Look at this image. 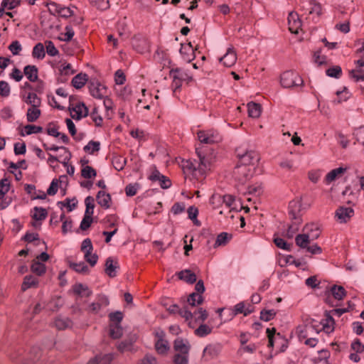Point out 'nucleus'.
Masks as SVG:
<instances>
[{"mask_svg": "<svg viewBox=\"0 0 364 364\" xmlns=\"http://www.w3.org/2000/svg\"><path fill=\"white\" fill-rule=\"evenodd\" d=\"M199 161L187 160L183 162V172L186 175H191L197 181L203 178L208 170L211 166V159L205 156L196 149Z\"/></svg>", "mask_w": 364, "mask_h": 364, "instance_id": "nucleus-1", "label": "nucleus"}, {"mask_svg": "<svg viewBox=\"0 0 364 364\" xmlns=\"http://www.w3.org/2000/svg\"><path fill=\"white\" fill-rule=\"evenodd\" d=\"M303 232L295 237L296 245L299 247H306V243L318 239L321 232L319 226L316 223L306 224L303 228Z\"/></svg>", "mask_w": 364, "mask_h": 364, "instance_id": "nucleus-2", "label": "nucleus"}, {"mask_svg": "<svg viewBox=\"0 0 364 364\" xmlns=\"http://www.w3.org/2000/svg\"><path fill=\"white\" fill-rule=\"evenodd\" d=\"M313 332L318 333L320 332V324L317 321L310 317H306L303 320V323L298 326L296 333L299 339H305Z\"/></svg>", "mask_w": 364, "mask_h": 364, "instance_id": "nucleus-3", "label": "nucleus"}, {"mask_svg": "<svg viewBox=\"0 0 364 364\" xmlns=\"http://www.w3.org/2000/svg\"><path fill=\"white\" fill-rule=\"evenodd\" d=\"M169 75L173 79V92L180 89L183 82L188 83L193 80L192 75L183 68H172L169 72Z\"/></svg>", "mask_w": 364, "mask_h": 364, "instance_id": "nucleus-4", "label": "nucleus"}, {"mask_svg": "<svg viewBox=\"0 0 364 364\" xmlns=\"http://www.w3.org/2000/svg\"><path fill=\"white\" fill-rule=\"evenodd\" d=\"M303 80L296 72L287 70L284 72L280 77V83L284 88H291L303 85Z\"/></svg>", "mask_w": 364, "mask_h": 364, "instance_id": "nucleus-5", "label": "nucleus"}, {"mask_svg": "<svg viewBox=\"0 0 364 364\" xmlns=\"http://www.w3.org/2000/svg\"><path fill=\"white\" fill-rule=\"evenodd\" d=\"M239 159L238 164L245 166L254 167L259 160V154L255 151L242 152L240 149L236 150Z\"/></svg>", "mask_w": 364, "mask_h": 364, "instance_id": "nucleus-6", "label": "nucleus"}, {"mask_svg": "<svg viewBox=\"0 0 364 364\" xmlns=\"http://www.w3.org/2000/svg\"><path fill=\"white\" fill-rule=\"evenodd\" d=\"M255 169L254 167L245 166L237 164L233 170V177L239 183H245L252 178L255 173Z\"/></svg>", "mask_w": 364, "mask_h": 364, "instance_id": "nucleus-7", "label": "nucleus"}, {"mask_svg": "<svg viewBox=\"0 0 364 364\" xmlns=\"http://www.w3.org/2000/svg\"><path fill=\"white\" fill-rule=\"evenodd\" d=\"M210 203L215 205L216 203H222V205H225L227 208H230V212L237 210L235 205V197L232 195L227 194L221 196L219 194L213 195L210 198Z\"/></svg>", "mask_w": 364, "mask_h": 364, "instance_id": "nucleus-8", "label": "nucleus"}, {"mask_svg": "<svg viewBox=\"0 0 364 364\" xmlns=\"http://www.w3.org/2000/svg\"><path fill=\"white\" fill-rule=\"evenodd\" d=\"M309 207L306 205L304 207L301 199L293 200L289 205V214L291 220L302 219V211Z\"/></svg>", "mask_w": 364, "mask_h": 364, "instance_id": "nucleus-9", "label": "nucleus"}, {"mask_svg": "<svg viewBox=\"0 0 364 364\" xmlns=\"http://www.w3.org/2000/svg\"><path fill=\"white\" fill-rule=\"evenodd\" d=\"M109 301L108 297L105 294H98L96 297V301L91 303L87 311L89 313L97 314H99L103 309L108 306Z\"/></svg>", "mask_w": 364, "mask_h": 364, "instance_id": "nucleus-10", "label": "nucleus"}, {"mask_svg": "<svg viewBox=\"0 0 364 364\" xmlns=\"http://www.w3.org/2000/svg\"><path fill=\"white\" fill-rule=\"evenodd\" d=\"M197 136L201 143L205 144L218 143L221 140L218 132L214 130L199 131Z\"/></svg>", "mask_w": 364, "mask_h": 364, "instance_id": "nucleus-11", "label": "nucleus"}, {"mask_svg": "<svg viewBox=\"0 0 364 364\" xmlns=\"http://www.w3.org/2000/svg\"><path fill=\"white\" fill-rule=\"evenodd\" d=\"M165 335V332L162 330H158L155 332L156 338L155 348L157 353L161 355L166 354L170 348L168 342L164 338Z\"/></svg>", "mask_w": 364, "mask_h": 364, "instance_id": "nucleus-12", "label": "nucleus"}, {"mask_svg": "<svg viewBox=\"0 0 364 364\" xmlns=\"http://www.w3.org/2000/svg\"><path fill=\"white\" fill-rule=\"evenodd\" d=\"M354 215V210L350 207H339L335 213V217L340 223H346Z\"/></svg>", "mask_w": 364, "mask_h": 364, "instance_id": "nucleus-13", "label": "nucleus"}, {"mask_svg": "<svg viewBox=\"0 0 364 364\" xmlns=\"http://www.w3.org/2000/svg\"><path fill=\"white\" fill-rule=\"evenodd\" d=\"M325 316L324 319L320 322L317 321V323L320 324V331H323L326 333H331L334 331L335 321L329 312H326Z\"/></svg>", "mask_w": 364, "mask_h": 364, "instance_id": "nucleus-14", "label": "nucleus"}, {"mask_svg": "<svg viewBox=\"0 0 364 364\" xmlns=\"http://www.w3.org/2000/svg\"><path fill=\"white\" fill-rule=\"evenodd\" d=\"M49 11L53 14H58L62 17L68 18L73 15V11L69 7H65L55 3L49 5Z\"/></svg>", "mask_w": 364, "mask_h": 364, "instance_id": "nucleus-15", "label": "nucleus"}, {"mask_svg": "<svg viewBox=\"0 0 364 364\" xmlns=\"http://www.w3.org/2000/svg\"><path fill=\"white\" fill-rule=\"evenodd\" d=\"M70 114L73 119L80 120L88 115V109L84 103H77L70 109Z\"/></svg>", "mask_w": 364, "mask_h": 364, "instance_id": "nucleus-16", "label": "nucleus"}, {"mask_svg": "<svg viewBox=\"0 0 364 364\" xmlns=\"http://www.w3.org/2000/svg\"><path fill=\"white\" fill-rule=\"evenodd\" d=\"M289 29L292 33H298L301 26V21L296 13L291 12L288 16Z\"/></svg>", "mask_w": 364, "mask_h": 364, "instance_id": "nucleus-17", "label": "nucleus"}, {"mask_svg": "<svg viewBox=\"0 0 364 364\" xmlns=\"http://www.w3.org/2000/svg\"><path fill=\"white\" fill-rule=\"evenodd\" d=\"M91 95L97 99H102L107 94L106 87L99 82H92L89 86Z\"/></svg>", "mask_w": 364, "mask_h": 364, "instance_id": "nucleus-18", "label": "nucleus"}, {"mask_svg": "<svg viewBox=\"0 0 364 364\" xmlns=\"http://www.w3.org/2000/svg\"><path fill=\"white\" fill-rule=\"evenodd\" d=\"M237 60L236 53L233 48H228L226 53L220 58V61L226 67L234 65Z\"/></svg>", "mask_w": 364, "mask_h": 364, "instance_id": "nucleus-19", "label": "nucleus"}, {"mask_svg": "<svg viewBox=\"0 0 364 364\" xmlns=\"http://www.w3.org/2000/svg\"><path fill=\"white\" fill-rule=\"evenodd\" d=\"M180 53H181L183 60L187 63H190L195 58L193 48L191 43H189L186 45L181 44V47L180 49Z\"/></svg>", "mask_w": 364, "mask_h": 364, "instance_id": "nucleus-20", "label": "nucleus"}, {"mask_svg": "<svg viewBox=\"0 0 364 364\" xmlns=\"http://www.w3.org/2000/svg\"><path fill=\"white\" fill-rule=\"evenodd\" d=\"M173 348L178 353H189L191 346L187 341L176 338L174 341Z\"/></svg>", "mask_w": 364, "mask_h": 364, "instance_id": "nucleus-21", "label": "nucleus"}, {"mask_svg": "<svg viewBox=\"0 0 364 364\" xmlns=\"http://www.w3.org/2000/svg\"><path fill=\"white\" fill-rule=\"evenodd\" d=\"M119 264L117 261H114L112 257H108L105 262V272L110 277H114L117 275L116 270L118 269Z\"/></svg>", "mask_w": 364, "mask_h": 364, "instance_id": "nucleus-22", "label": "nucleus"}, {"mask_svg": "<svg viewBox=\"0 0 364 364\" xmlns=\"http://www.w3.org/2000/svg\"><path fill=\"white\" fill-rule=\"evenodd\" d=\"M304 9L308 11L309 14L316 15L318 18L322 14V7L319 3L315 1H311L306 4V8L303 6Z\"/></svg>", "mask_w": 364, "mask_h": 364, "instance_id": "nucleus-23", "label": "nucleus"}, {"mask_svg": "<svg viewBox=\"0 0 364 364\" xmlns=\"http://www.w3.org/2000/svg\"><path fill=\"white\" fill-rule=\"evenodd\" d=\"M97 203L102 208L107 209L110 207L111 196L103 191H100L97 194Z\"/></svg>", "mask_w": 364, "mask_h": 364, "instance_id": "nucleus-24", "label": "nucleus"}, {"mask_svg": "<svg viewBox=\"0 0 364 364\" xmlns=\"http://www.w3.org/2000/svg\"><path fill=\"white\" fill-rule=\"evenodd\" d=\"M73 292L80 296L89 297L92 294V291L90 288L81 283L75 284L73 287Z\"/></svg>", "mask_w": 364, "mask_h": 364, "instance_id": "nucleus-25", "label": "nucleus"}, {"mask_svg": "<svg viewBox=\"0 0 364 364\" xmlns=\"http://www.w3.org/2000/svg\"><path fill=\"white\" fill-rule=\"evenodd\" d=\"M176 274L179 279L183 280L187 283L193 284L196 282V275L190 269L182 270Z\"/></svg>", "mask_w": 364, "mask_h": 364, "instance_id": "nucleus-26", "label": "nucleus"}, {"mask_svg": "<svg viewBox=\"0 0 364 364\" xmlns=\"http://www.w3.org/2000/svg\"><path fill=\"white\" fill-rule=\"evenodd\" d=\"M346 171V168L343 167H339L331 170L328 172L325 177V182L327 184L331 183L333 181H335L337 178L343 174Z\"/></svg>", "mask_w": 364, "mask_h": 364, "instance_id": "nucleus-27", "label": "nucleus"}, {"mask_svg": "<svg viewBox=\"0 0 364 364\" xmlns=\"http://www.w3.org/2000/svg\"><path fill=\"white\" fill-rule=\"evenodd\" d=\"M87 80L88 76L87 74L79 73L73 78L71 84L75 88L80 89L85 85Z\"/></svg>", "mask_w": 364, "mask_h": 364, "instance_id": "nucleus-28", "label": "nucleus"}, {"mask_svg": "<svg viewBox=\"0 0 364 364\" xmlns=\"http://www.w3.org/2000/svg\"><path fill=\"white\" fill-rule=\"evenodd\" d=\"M303 222L302 219L291 220V224L289 225L285 236L288 238H292L299 230L300 225Z\"/></svg>", "mask_w": 364, "mask_h": 364, "instance_id": "nucleus-29", "label": "nucleus"}, {"mask_svg": "<svg viewBox=\"0 0 364 364\" xmlns=\"http://www.w3.org/2000/svg\"><path fill=\"white\" fill-rule=\"evenodd\" d=\"M23 73L31 82L38 80V68L36 65H26L23 69Z\"/></svg>", "mask_w": 364, "mask_h": 364, "instance_id": "nucleus-30", "label": "nucleus"}, {"mask_svg": "<svg viewBox=\"0 0 364 364\" xmlns=\"http://www.w3.org/2000/svg\"><path fill=\"white\" fill-rule=\"evenodd\" d=\"M38 284V280L37 278L32 275H27L24 277L21 285V290L25 291L29 288L37 287Z\"/></svg>", "mask_w": 364, "mask_h": 364, "instance_id": "nucleus-31", "label": "nucleus"}, {"mask_svg": "<svg viewBox=\"0 0 364 364\" xmlns=\"http://www.w3.org/2000/svg\"><path fill=\"white\" fill-rule=\"evenodd\" d=\"M123 329L119 323H110L109 326V333L114 339L119 338L122 336Z\"/></svg>", "mask_w": 364, "mask_h": 364, "instance_id": "nucleus-32", "label": "nucleus"}, {"mask_svg": "<svg viewBox=\"0 0 364 364\" xmlns=\"http://www.w3.org/2000/svg\"><path fill=\"white\" fill-rule=\"evenodd\" d=\"M41 112L38 107H31L28 109L26 119L28 122H36L41 116Z\"/></svg>", "mask_w": 364, "mask_h": 364, "instance_id": "nucleus-33", "label": "nucleus"}, {"mask_svg": "<svg viewBox=\"0 0 364 364\" xmlns=\"http://www.w3.org/2000/svg\"><path fill=\"white\" fill-rule=\"evenodd\" d=\"M112 360V355L111 354L100 355L90 360L87 364H110Z\"/></svg>", "mask_w": 364, "mask_h": 364, "instance_id": "nucleus-34", "label": "nucleus"}, {"mask_svg": "<svg viewBox=\"0 0 364 364\" xmlns=\"http://www.w3.org/2000/svg\"><path fill=\"white\" fill-rule=\"evenodd\" d=\"M248 114L250 117L257 118L261 114V107L255 102H249L247 104Z\"/></svg>", "mask_w": 364, "mask_h": 364, "instance_id": "nucleus-35", "label": "nucleus"}, {"mask_svg": "<svg viewBox=\"0 0 364 364\" xmlns=\"http://www.w3.org/2000/svg\"><path fill=\"white\" fill-rule=\"evenodd\" d=\"M32 55L34 58L42 60L45 58L46 52L43 43H37L33 48Z\"/></svg>", "mask_w": 364, "mask_h": 364, "instance_id": "nucleus-36", "label": "nucleus"}, {"mask_svg": "<svg viewBox=\"0 0 364 364\" xmlns=\"http://www.w3.org/2000/svg\"><path fill=\"white\" fill-rule=\"evenodd\" d=\"M70 268H72L74 271L80 274H88L89 269L88 267L83 262H70L69 264Z\"/></svg>", "mask_w": 364, "mask_h": 364, "instance_id": "nucleus-37", "label": "nucleus"}, {"mask_svg": "<svg viewBox=\"0 0 364 364\" xmlns=\"http://www.w3.org/2000/svg\"><path fill=\"white\" fill-rule=\"evenodd\" d=\"M48 215L47 210L43 208L35 207L33 209L32 218L35 220H43Z\"/></svg>", "mask_w": 364, "mask_h": 364, "instance_id": "nucleus-38", "label": "nucleus"}, {"mask_svg": "<svg viewBox=\"0 0 364 364\" xmlns=\"http://www.w3.org/2000/svg\"><path fill=\"white\" fill-rule=\"evenodd\" d=\"M252 313V310L245 309L244 302L237 304L232 309V316H235L239 314H242L244 316H247Z\"/></svg>", "mask_w": 364, "mask_h": 364, "instance_id": "nucleus-39", "label": "nucleus"}, {"mask_svg": "<svg viewBox=\"0 0 364 364\" xmlns=\"http://www.w3.org/2000/svg\"><path fill=\"white\" fill-rule=\"evenodd\" d=\"M100 149V143L97 141H90L87 145L83 148L85 152L89 154H93L95 152H97Z\"/></svg>", "mask_w": 364, "mask_h": 364, "instance_id": "nucleus-40", "label": "nucleus"}, {"mask_svg": "<svg viewBox=\"0 0 364 364\" xmlns=\"http://www.w3.org/2000/svg\"><path fill=\"white\" fill-rule=\"evenodd\" d=\"M187 301L188 304L191 306H196L197 305H200L203 301V297L202 295L198 293H191Z\"/></svg>", "mask_w": 364, "mask_h": 364, "instance_id": "nucleus-41", "label": "nucleus"}, {"mask_svg": "<svg viewBox=\"0 0 364 364\" xmlns=\"http://www.w3.org/2000/svg\"><path fill=\"white\" fill-rule=\"evenodd\" d=\"M24 132H21V135L24 136L31 135L32 134H38L43 132V127L40 126H36L34 124H27L23 127Z\"/></svg>", "mask_w": 364, "mask_h": 364, "instance_id": "nucleus-42", "label": "nucleus"}, {"mask_svg": "<svg viewBox=\"0 0 364 364\" xmlns=\"http://www.w3.org/2000/svg\"><path fill=\"white\" fill-rule=\"evenodd\" d=\"M75 35L74 30L70 25H67L65 27V32L61 33L59 36V40L62 41H70Z\"/></svg>", "mask_w": 364, "mask_h": 364, "instance_id": "nucleus-43", "label": "nucleus"}, {"mask_svg": "<svg viewBox=\"0 0 364 364\" xmlns=\"http://www.w3.org/2000/svg\"><path fill=\"white\" fill-rule=\"evenodd\" d=\"M232 237V235L228 234V232H221L220 233L215 240V242L214 244V247H218L221 245H225Z\"/></svg>", "mask_w": 364, "mask_h": 364, "instance_id": "nucleus-44", "label": "nucleus"}, {"mask_svg": "<svg viewBox=\"0 0 364 364\" xmlns=\"http://www.w3.org/2000/svg\"><path fill=\"white\" fill-rule=\"evenodd\" d=\"M331 291L332 293V295L333 297L337 300H341L343 299V297L346 296V290L345 289L341 286H336L334 285L331 289Z\"/></svg>", "mask_w": 364, "mask_h": 364, "instance_id": "nucleus-45", "label": "nucleus"}, {"mask_svg": "<svg viewBox=\"0 0 364 364\" xmlns=\"http://www.w3.org/2000/svg\"><path fill=\"white\" fill-rule=\"evenodd\" d=\"M31 271L38 276L46 272V266L39 261H33L31 267Z\"/></svg>", "mask_w": 364, "mask_h": 364, "instance_id": "nucleus-46", "label": "nucleus"}, {"mask_svg": "<svg viewBox=\"0 0 364 364\" xmlns=\"http://www.w3.org/2000/svg\"><path fill=\"white\" fill-rule=\"evenodd\" d=\"M86 206L85 212L84 215L92 216L94 213V198L92 196H87L85 200Z\"/></svg>", "mask_w": 364, "mask_h": 364, "instance_id": "nucleus-47", "label": "nucleus"}, {"mask_svg": "<svg viewBox=\"0 0 364 364\" xmlns=\"http://www.w3.org/2000/svg\"><path fill=\"white\" fill-rule=\"evenodd\" d=\"M26 103L31 105V107H40L41 99L33 92H29L26 99L25 100Z\"/></svg>", "mask_w": 364, "mask_h": 364, "instance_id": "nucleus-48", "label": "nucleus"}, {"mask_svg": "<svg viewBox=\"0 0 364 364\" xmlns=\"http://www.w3.org/2000/svg\"><path fill=\"white\" fill-rule=\"evenodd\" d=\"M336 95L338 96V99L335 100L333 102L338 104L346 101L350 97V93L346 87H344L342 90L337 91Z\"/></svg>", "mask_w": 364, "mask_h": 364, "instance_id": "nucleus-49", "label": "nucleus"}, {"mask_svg": "<svg viewBox=\"0 0 364 364\" xmlns=\"http://www.w3.org/2000/svg\"><path fill=\"white\" fill-rule=\"evenodd\" d=\"M60 220L63 221L62 232L65 235L67 232L71 231L73 225L70 219H66L65 214H62L60 217Z\"/></svg>", "mask_w": 364, "mask_h": 364, "instance_id": "nucleus-50", "label": "nucleus"}, {"mask_svg": "<svg viewBox=\"0 0 364 364\" xmlns=\"http://www.w3.org/2000/svg\"><path fill=\"white\" fill-rule=\"evenodd\" d=\"M90 117L93 122L95 123V126L97 127H102L103 119L101 117V115L98 112L97 108L95 107L92 112L90 113Z\"/></svg>", "mask_w": 364, "mask_h": 364, "instance_id": "nucleus-51", "label": "nucleus"}, {"mask_svg": "<svg viewBox=\"0 0 364 364\" xmlns=\"http://www.w3.org/2000/svg\"><path fill=\"white\" fill-rule=\"evenodd\" d=\"M326 73L329 77L339 78L342 74V70L340 66L336 65L327 69Z\"/></svg>", "mask_w": 364, "mask_h": 364, "instance_id": "nucleus-52", "label": "nucleus"}, {"mask_svg": "<svg viewBox=\"0 0 364 364\" xmlns=\"http://www.w3.org/2000/svg\"><path fill=\"white\" fill-rule=\"evenodd\" d=\"M81 175L85 178H91L96 176L97 172L92 167L86 166L82 168Z\"/></svg>", "mask_w": 364, "mask_h": 364, "instance_id": "nucleus-53", "label": "nucleus"}, {"mask_svg": "<svg viewBox=\"0 0 364 364\" xmlns=\"http://www.w3.org/2000/svg\"><path fill=\"white\" fill-rule=\"evenodd\" d=\"M212 331L210 327L206 324H201L196 331L195 333L200 337H204L210 334Z\"/></svg>", "mask_w": 364, "mask_h": 364, "instance_id": "nucleus-54", "label": "nucleus"}, {"mask_svg": "<svg viewBox=\"0 0 364 364\" xmlns=\"http://www.w3.org/2000/svg\"><path fill=\"white\" fill-rule=\"evenodd\" d=\"M46 53L50 56H56L58 55V50L55 48L54 43L51 41H46L45 42Z\"/></svg>", "mask_w": 364, "mask_h": 364, "instance_id": "nucleus-55", "label": "nucleus"}, {"mask_svg": "<svg viewBox=\"0 0 364 364\" xmlns=\"http://www.w3.org/2000/svg\"><path fill=\"white\" fill-rule=\"evenodd\" d=\"M276 316V311L273 309L270 310H262L260 312V318L264 321H271Z\"/></svg>", "mask_w": 364, "mask_h": 364, "instance_id": "nucleus-56", "label": "nucleus"}, {"mask_svg": "<svg viewBox=\"0 0 364 364\" xmlns=\"http://www.w3.org/2000/svg\"><path fill=\"white\" fill-rule=\"evenodd\" d=\"M90 4L100 10H105L109 8L108 0H89Z\"/></svg>", "mask_w": 364, "mask_h": 364, "instance_id": "nucleus-57", "label": "nucleus"}, {"mask_svg": "<svg viewBox=\"0 0 364 364\" xmlns=\"http://www.w3.org/2000/svg\"><path fill=\"white\" fill-rule=\"evenodd\" d=\"M175 364H188V353H176L173 358Z\"/></svg>", "mask_w": 364, "mask_h": 364, "instance_id": "nucleus-58", "label": "nucleus"}, {"mask_svg": "<svg viewBox=\"0 0 364 364\" xmlns=\"http://www.w3.org/2000/svg\"><path fill=\"white\" fill-rule=\"evenodd\" d=\"M9 190V182L6 178L0 181V200L3 199Z\"/></svg>", "mask_w": 364, "mask_h": 364, "instance_id": "nucleus-59", "label": "nucleus"}, {"mask_svg": "<svg viewBox=\"0 0 364 364\" xmlns=\"http://www.w3.org/2000/svg\"><path fill=\"white\" fill-rule=\"evenodd\" d=\"M84 258L87 262L91 267H94L98 260V256L95 253H92V252H89L85 253Z\"/></svg>", "mask_w": 364, "mask_h": 364, "instance_id": "nucleus-60", "label": "nucleus"}, {"mask_svg": "<svg viewBox=\"0 0 364 364\" xmlns=\"http://www.w3.org/2000/svg\"><path fill=\"white\" fill-rule=\"evenodd\" d=\"M181 317L183 318L186 321H189L193 318V314L188 309V308L186 306L183 309L180 308L178 314Z\"/></svg>", "mask_w": 364, "mask_h": 364, "instance_id": "nucleus-61", "label": "nucleus"}, {"mask_svg": "<svg viewBox=\"0 0 364 364\" xmlns=\"http://www.w3.org/2000/svg\"><path fill=\"white\" fill-rule=\"evenodd\" d=\"M314 60L318 65L326 63V57L321 54V50H318L314 53Z\"/></svg>", "mask_w": 364, "mask_h": 364, "instance_id": "nucleus-62", "label": "nucleus"}, {"mask_svg": "<svg viewBox=\"0 0 364 364\" xmlns=\"http://www.w3.org/2000/svg\"><path fill=\"white\" fill-rule=\"evenodd\" d=\"M21 0H3L1 6L9 10L14 9L20 4Z\"/></svg>", "mask_w": 364, "mask_h": 364, "instance_id": "nucleus-63", "label": "nucleus"}, {"mask_svg": "<svg viewBox=\"0 0 364 364\" xmlns=\"http://www.w3.org/2000/svg\"><path fill=\"white\" fill-rule=\"evenodd\" d=\"M109 318L112 323L120 324L121 321L123 319V314L121 311H117L113 313H110L109 315Z\"/></svg>", "mask_w": 364, "mask_h": 364, "instance_id": "nucleus-64", "label": "nucleus"}]
</instances>
